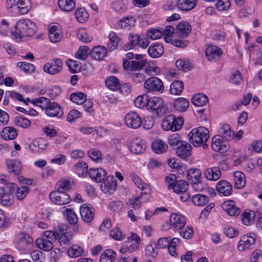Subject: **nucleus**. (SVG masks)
<instances>
[{
  "label": "nucleus",
  "instance_id": "obj_1",
  "mask_svg": "<svg viewBox=\"0 0 262 262\" xmlns=\"http://www.w3.org/2000/svg\"><path fill=\"white\" fill-rule=\"evenodd\" d=\"M188 139L194 146L199 147L203 146L204 148L208 147L206 144L209 135L208 129L203 126H200L192 129L188 134Z\"/></svg>",
  "mask_w": 262,
  "mask_h": 262
},
{
  "label": "nucleus",
  "instance_id": "obj_2",
  "mask_svg": "<svg viewBox=\"0 0 262 262\" xmlns=\"http://www.w3.org/2000/svg\"><path fill=\"white\" fill-rule=\"evenodd\" d=\"M32 21L28 19H20L14 26V29L11 31L12 38L16 41H19L25 37L32 36Z\"/></svg>",
  "mask_w": 262,
  "mask_h": 262
},
{
  "label": "nucleus",
  "instance_id": "obj_3",
  "mask_svg": "<svg viewBox=\"0 0 262 262\" xmlns=\"http://www.w3.org/2000/svg\"><path fill=\"white\" fill-rule=\"evenodd\" d=\"M147 108L155 113L158 117L164 115L168 111V107L162 98L153 97L149 98Z\"/></svg>",
  "mask_w": 262,
  "mask_h": 262
},
{
  "label": "nucleus",
  "instance_id": "obj_4",
  "mask_svg": "<svg viewBox=\"0 0 262 262\" xmlns=\"http://www.w3.org/2000/svg\"><path fill=\"white\" fill-rule=\"evenodd\" d=\"M183 124L182 117L176 118L173 115L166 116L162 121V127L165 130L175 132L180 129Z\"/></svg>",
  "mask_w": 262,
  "mask_h": 262
},
{
  "label": "nucleus",
  "instance_id": "obj_5",
  "mask_svg": "<svg viewBox=\"0 0 262 262\" xmlns=\"http://www.w3.org/2000/svg\"><path fill=\"white\" fill-rule=\"evenodd\" d=\"M128 42L124 46V49L125 50H129L137 46L145 49L149 44L148 39L144 37H141L136 34H130L128 37Z\"/></svg>",
  "mask_w": 262,
  "mask_h": 262
},
{
  "label": "nucleus",
  "instance_id": "obj_6",
  "mask_svg": "<svg viewBox=\"0 0 262 262\" xmlns=\"http://www.w3.org/2000/svg\"><path fill=\"white\" fill-rule=\"evenodd\" d=\"M49 198L52 202L59 205L67 204L71 200L70 195L67 193L57 190L51 192Z\"/></svg>",
  "mask_w": 262,
  "mask_h": 262
},
{
  "label": "nucleus",
  "instance_id": "obj_7",
  "mask_svg": "<svg viewBox=\"0 0 262 262\" xmlns=\"http://www.w3.org/2000/svg\"><path fill=\"white\" fill-rule=\"evenodd\" d=\"M33 239L27 233H20L15 238L17 248L25 251L30 250L32 246Z\"/></svg>",
  "mask_w": 262,
  "mask_h": 262
},
{
  "label": "nucleus",
  "instance_id": "obj_8",
  "mask_svg": "<svg viewBox=\"0 0 262 262\" xmlns=\"http://www.w3.org/2000/svg\"><path fill=\"white\" fill-rule=\"evenodd\" d=\"M144 86L148 92H162L164 89L163 82L156 77H151L146 80Z\"/></svg>",
  "mask_w": 262,
  "mask_h": 262
},
{
  "label": "nucleus",
  "instance_id": "obj_9",
  "mask_svg": "<svg viewBox=\"0 0 262 262\" xmlns=\"http://www.w3.org/2000/svg\"><path fill=\"white\" fill-rule=\"evenodd\" d=\"M124 121L127 126L134 129L138 128L142 124L141 117L134 111H130L126 115Z\"/></svg>",
  "mask_w": 262,
  "mask_h": 262
},
{
  "label": "nucleus",
  "instance_id": "obj_10",
  "mask_svg": "<svg viewBox=\"0 0 262 262\" xmlns=\"http://www.w3.org/2000/svg\"><path fill=\"white\" fill-rule=\"evenodd\" d=\"M62 65L63 63L61 59L55 58L44 65L43 70L51 75H55L61 71Z\"/></svg>",
  "mask_w": 262,
  "mask_h": 262
},
{
  "label": "nucleus",
  "instance_id": "obj_11",
  "mask_svg": "<svg viewBox=\"0 0 262 262\" xmlns=\"http://www.w3.org/2000/svg\"><path fill=\"white\" fill-rule=\"evenodd\" d=\"M256 235L253 233H250L243 235L237 245V248L239 251H244L249 249L250 247L255 243Z\"/></svg>",
  "mask_w": 262,
  "mask_h": 262
},
{
  "label": "nucleus",
  "instance_id": "obj_12",
  "mask_svg": "<svg viewBox=\"0 0 262 262\" xmlns=\"http://www.w3.org/2000/svg\"><path fill=\"white\" fill-rule=\"evenodd\" d=\"M46 114L50 117H61L63 112L61 106L56 102H50L46 110Z\"/></svg>",
  "mask_w": 262,
  "mask_h": 262
},
{
  "label": "nucleus",
  "instance_id": "obj_13",
  "mask_svg": "<svg viewBox=\"0 0 262 262\" xmlns=\"http://www.w3.org/2000/svg\"><path fill=\"white\" fill-rule=\"evenodd\" d=\"M89 175L93 181L100 183L104 180L106 172L102 168H92L89 169Z\"/></svg>",
  "mask_w": 262,
  "mask_h": 262
},
{
  "label": "nucleus",
  "instance_id": "obj_14",
  "mask_svg": "<svg viewBox=\"0 0 262 262\" xmlns=\"http://www.w3.org/2000/svg\"><path fill=\"white\" fill-rule=\"evenodd\" d=\"M223 139L220 136L215 135L212 138V149L221 153L225 152L228 149V147L226 143L222 141Z\"/></svg>",
  "mask_w": 262,
  "mask_h": 262
},
{
  "label": "nucleus",
  "instance_id": "obj_15",
  "mask_svg": "<svg viewBox=\"0 0 262 262\" xmlns=\"http://www.w3.org/2000/svg\"><path fill=\"white\" fill-rule=\"evenodd\" d=\"M216 189L221 195L229 196L232 192L231 184L226 180H221L216 185Z\"/></svg>",
  "mask_w": 262,
  "mask_h": 262
},
{
  "label": "nucleus",
  "instance_id": "obj_16",
  "mask_svg": "<svg viewBox=\"0 0 262 262\" xmlns=\"http://www.w3.org/2000/svg\"><path fill=\"white\" fill-rule=\"evenodd\" d=\"M191 145L185 141L177 148L176 154L180 158L185 159L191 155Z\"/></svg>",
  "mask_w": 262,
  "mask_h": 262
},
{
  "label": "nucleus",
  "instance_id": "obj_17",
  "mask_svg": "<svg viewBox=\"0 0 262 262\" xmlns=\"http://www.w3.org/2000/svg\"><path fill=\"white\" fill-rule=\"evenodd\" d=\"M170 223L176 230L181 229L185 225L186 220L180 214L172 213L170 217Z\"/></svg>",
  "mask_w": 262,
  "mask_h": 262
},
{
  "label": "nucleus",
  "instance_id": "obj_18",
  "mask_svg": "<svg viewBox=\"0 0 262 262\" xmlns=\"http://www.w3.org/2000/svg\"><path fill=\"white\" fill-rule=\"evenodd\" d=\"M204 174L207 180L216 181L220 178L221 172L219 167L215 166L206 168Z\"/></svg>",
  "mask_w": 262,
  "mask_h": 262
},
{
  "label": "nucleus",
  "instance_id": "obj_19",
  "mask_svg": "<svg viewBox=\"0 0 262 262\" xmlns=\"http://www.w3.org/2000/svg\"><path fill=\"white\" fill-rule=\"evenodd\" d=\"M130 150L135 154L143 153L146 148L145 141L139 139H135L132 141L129 146Z\"/></svg>",
  "mask_w": 262,
  "mask_h": 262
},
{
  "label": "nucleus",
  "instance_id": "obj_20",
  "mask_svg": "<svg viewBox=\"0 0 262 262\" xmlns=\"http://www.w3.org/2000/svg\"><path fill=\"white\" fill-rule=\"evenodd\" d=\"M16 15L25 14L30 10L31 3L30 0H16Z\"/></svg>",
  "mask_w": 262,
  "mask_h": 262
},
{
  "label": "nucleus",
  "instance_id": "obj_21",
  "mask_svg": "<svg viewBox=\"0 0 262 262\" xmlns=\"http://www.w3.org/2000/svg\"><path fill=\"white\" fill-rule=\"evenodd\" d=\"M1 135L5 140H12L16 138L18 135L17 131L12 126H6L1 132Z\"/></svg>",
  "mask_w": 262,
  "mask_h": 262
},
{
  "label": "nucleus",
  "instance_id": "obj_22",
  "mask_svg": "<svg viewBox=\"0 0 262 262\" xmlns=\"http://www.w3.org/2000/svg\"><path fill=\"white\" fill-rule=\"evenodd\" d=\"M107 54L106 49L103 46H97L93 48L91 53V56L92 58L101 60L106 57Z\"/></svg>",
  "mask_w": 262,
  "mask_h": 262
},
{
  "label": "nucleus",
  "instance_id": "obj_23",
  "mask_svg": "<svg viewBox=\"0 0 262 262\" xmlns=\"http://www.w3.org/2000/svg\"><path fill=\"white\" fill-rule=\"evenodd\" d=\"M224 209L230 216H236L239 214L241 210L237 207L234 201L230 200L224 203Z\"/></svg>",
  "mask_w": 262,
  "mask_h": 262
},
{
  "label": "nucleus",
  "instance_id": "obj_24",
  "mask_svg": "<svg viewBox=\"0 0 262 262\" xmlns=\"http://www.w3.org/2000/svg\"><path fill=\"white\" fill-rule=\"evenodd\" d=\"M197 0H178L177 5L179 9L183 11H189L196 6Z\"/></svg>",
  "mask_w": 262,
  "mask_h": 262
},
{
  "label": "nucleus",
  "instance_id": "obj_25",
  "mask_svg": "<svg viewBox=\"0 0 262 262\" xmlns=\"http://www.w3.org/2000/svg\"><path fill=\"white\" fill-rule=\"evenodd\" d=\"M148 53L152 58H158L164 53L162 45L160 43L152 44L148 49Z\"/></svg>",
  "mask_w": 262,
  "mask_h": 262
},
{
  "label": "nucleus",
  "instance_id": "obj_26",
  "mask_svg": "<svg viewBox=\"0 0 262 262\" xmlns=\"http://www.w3.org/2000/svg\"><path fill=\"white\" fill-rule=\"evenodd\" d=\"M219 136L225 140L230 141L234 137V132L231 130L230 127L228 124H224L219 130Z\"/></svg>",
  "mask_w": 262,
  "mask_h": 262
},
{
  "label": "nucleus",
  "instance_id": "obj_27",
  "mask_svg": "<svg viewBox=\"0 0 262 262\" xmlns=\"http://www.w3.org/2000/svg\"><path fill=\"white\" fill-rule=\"evenodd\" d=\"M49 37L51 42L55 43L60 41L62 38L60 31L58 29V26L56 25H50L49 28Z\"/></svg>",
  "mask_w": 262,
  "mask_h": 262
},
{
  "label": "nucleus",
  "instance_id": "obj_28",
  "mask_svg": "<svg viewBox=\"0 0 262 262\" xmlns=\"http://www.w3.org/2000/svg\"><path fill=\"white\" fill-rule=\"evenodd\" d=\"M151 147L155 153L162 154L166 152L168 145L162 140L157 139L152 142Z\"/></svg>",
  "mask_w": 262,
  "mask_h": 262
},
{
  "label": "nucleus",
  "instance_id": "obj_29",
  "mask_svg": "<svg viewBox=\"0 0 262 262\" xmlns=\"http://www.w3.org/2000/svg\"><path fill=\"white\" fill-rule=\"evenodd\" d=\"M79 211L83 221L90 223L92 221L94 218V213L86 204H83L81 206Z\"/></svg>",
  "mask_w": 262,
  "mask_h": 262
},
{
  "label": "nucleus",
  "instance_id": "obj_30",
  "mask_svg": "<svg viewBox=\"0 0 262 262\" xmlns=\"http://www.w3.org/2000/svg\"><path fill=\"white\" fill-rule=\"evenodd\" d=\"M6 164L10 173L14 175H18L21 169V164L20 161L15 160H7Z\"/></svg>",
  "mask_w": 262,
  "mask_h": 262
},
{
  "label": "nucleus",
  "instance_id": "obj_31",
  "mask_svg": "<svg viewBox=\"0 0 262 262\" xmlns=\"http://www.w3.org/2000/svg\"><path fill=\"white\" fill-rule=\"evenodd\" d=\"M222 52L220 48L215 46H209L205 51L206 56L209 60L215 59L221 56Z\"/></svg>",
  "mask_w": 262,
  "mask_h": 262
},
{
  "label": "nucleus",
  "instance_id": "obj_32",
  "mask_svg": "<svg viewBox=\"0 0 262 262\" xmlns=\"http://www.w3.org/2000/svg\"><path fill=\"white\" fill-rule=\"evenodd\" d=\"M103 187L104 188L103 190H105L108 192H111L116 189V183L113 176H105L104 180L103 181V183L101 185L102 188Z\"/></svg>",
  "mask_w": 262,
  "mask_h": 262
},
{
  "label": "nucleus",
  "instance_id": "obj_33",
  "mask_svg": "<svg viewBox=\"0 0 262 262\" xmlns=\"http://www.w3.org/2000/svg\"><path fill=\"white\" fill-rule=\"evenodd\" d=\"M109 42L107 45V50L112 52L115 50L118 47L120 39L116 33L111 31L108 35Z\"/></svg>",
  "mask_w": 262,
  "mask_h": 262
},
{
  "label": "nucleus",
  "instance_id": "obj_34",
  "mask_svg": "<svg viewBox=\"0 0 262 262\" xmlns=\"http://www.w3.org/2000/svg\"><path fill=\"white\" fill-rule=\"evenodd\" d=\"M189 102L187 99L180 97L176 99L174 102V107L180 112H185L189 107Z\"/></svg>",
  "mask_w": 262,
  "mask_h": 262
},
{
  "label": "nucleus",
  "instance_id": "obj_35",
  "mask_svg": "<svg viewBox=\"0 0 262 262\" xmlns=\"http://www.w3.org/2000/svg\"><path fill=\"white\" fill-rule=\"evenodd\" d=\"M148 196V195L147 193H141L140 196H133L132 199H129L127 204H129L134 208H137L142 202H145L147 200Z\"/></svg>",
  "mask_w": 262,
  "mask_h": 262
},
{
  "label": "nucleus",
  "instance_id": "obj_36",
  "mask_svg": "<svg viewBox=\"0 0 262 262\" xmlns=\"http://www.w3.org/2000/svg\"><path fill=\"white\" fill-rule=\"evenodd\" d=\"M234 186L237 189H242L246 184V179L243 173L236 171L234 174Z\"/></svg>",
  "mask_w": 262,
  "mask_h": 262
},
{
  "label": "nucleus",
  "instance_id": "obj_37",
  "mask_svg": "<svg viewBox=\"0 0 262 262\" xmlns=\"http://www.w3.org/2000/svg\"><path fill=\"white\" fill-rule=\"evenodd\" d=\"M58 5L62 11L70 12L75 8V3L73 0H58Z\"/></svg>",
  "mask_w": 262,
  "mask_h": 262
},
{
  "label": "nucleus",
  "instance_id": "obj_38",
  "mask_svg": "<svg viewBox=\"0 0 262 262\" xmlns=\"http://www.w3.org/2000/svg\"><path fill=\"white\" fill-rule=\"evenodd\" d=\"M35 243L39 249L44 251H50L53 247L52 243L47 238H38L36 239Z\"/></svg>",
  "mask_w": 262,
  "mask_h": 262
},
{
  "label": "nucleus",
  "instance_id": "obj_39",
  "mask_svg": "<svg viewBox=\"0 0 262 262\" xmlns=\"http://www.w3.org/2000/svg\"><path fill=\"white\" fill-rule=\"evenodd\" d=\"M208 102V97L201 93L195 94L191 98V102L197 106H202L205 105Z\"/></svg>",
  "mask_w": 262,
  "mask_h": 262
},
{
  "label": "nucleus",
  "instance_id": "obj_40",
  "mask_svg": "<svg viewBox=\"0 0 262 262\" xmlns=\"http://www.w3.org/2000/svg\"><path fill=\"white\" fill-rule=\"evenodd\" d=\"M63 214L70 224L75 225L78 223V217L76 213L72 209L67 208L63 211Z\"/></svg>",
  "mask_w": 262,
  "mask_h": 262
},
{
  "label": "nucleus",
  "instance_id": "obj_41",
  "mask_svg": "<svg viewBox=\"0 0 262 262\" xmlns=\"http://www.w3.org/2000/svg\"><path fill=\"white\" fill-rule=\"evenodd\" d=\"M184 141H182L179 134L175 133L168 137V142L169 145L174 149L178 148Z\"/></svg>",
  "mask_w": 262,
  "mask_h": 262
},
{
  "label": "nucleus",
  "instance_id": "obj_42",
  "mask_svg": "<svg viewBox=\"0 0 262 262\" xmlns=\"http://www.w3.org/2000/svg\"><path fill=\"white\" fill-rule=\"evenodd\" d=\"M191 201L194 205L199 206H203L208 203L209 198L205 195L197 194L192 196Z\"/></svg>",
  "mask_w": 262,
  "mask_h": 262
},
{
  "label": "nucleus",
  "instance_id": "obj_43",
  "mask_svg": "<svg viewBox=\"0 0 262 262\" xmlns=\"http://www.w3.org/2000/svg\"><path fill=\"white\" fill-rule=\"evenodd\" d=\"M106 86L110 90L116 91L119 89L120 82L119 79L115 76L107 77L105 81Z\"/></svg>",
  "mask_w": 262,
  "mask_h": 262
},
{
  "label": "nucleus",
  "instance_id": "obj_44",
  "mask_svg": "<svg viewBox=\"0 0 262 262\" xmlns=\"http://www.w3.org/2000/svg\"><path fill=\"white\" fill-rule=\"evenodd\" d=\"M135 19L133 17L127 16L122 18L118 21V25L122 28L129 29L132 26H134Z\"/></svg>",
  "mask_w": 262,
  "mask_h": 262
},
{
  "label": "nucleus",
  "instance_id": "obj_45",
  "mask_svg": "<svg viewBox=\"0 0 262 262\" xmlns=\"http://www.w3.org/2000/svg\"><path fill=\"white\" fill-rule=\"evenodd\" d=\"M184 89L183 83L180 80H175L170 85V93L174 95H180Z\"/></svg>",
  "mask_w": 262,
  "mask_h": 262
},
{
  "label": "nucleus",
  "instance_id": "obj_46",
  "mask_svg": "<svg viewBox=\"0 0 262 262\" xmlns=\"http://www.w3.org/2000/svg\"><path fill=\"white\" fill-rule=\"evenodd\" d=\"M86 99V95L81 92H77L71 94L70 100L77 104L81 105Z\"/></svg>",
  "mask_w": 262,
  "mask_h": 262
},
{
  "label": "nucleus",
  "instance_id": "obj_47",
  "mask_svg": "<svg viewBox=\"0 0 262 262\" xmlns=\"http://www.w3.org/2000/svg\"><path fill=\"white\" fill-rule=\"evenodd\" d=\"M115 253L111 249L106 250L101 255L100 262H112L115 258Z\"/></svg>",
  "mask_w": 262,
  "mask_h": 262
},
{
  "label": "nucleus",
  "instance_id": "obj_48",
  "mask_svg": "<svg viewBox=\"0 0 262 262\" xmlns=\"http://www.w3.org/2000/svg\"><path fill=\"white\" fill-rule=\"evenodd\" d=\"M57 235V238H58L59 242L61 245H68L73 238L72 234L68 232L62 233L60 231V233H58Z\"/></svg>",
  "mask_w": 262,
  "mask_h": 262
},
{
  "label": "nucleus",
  "instance_id": "obj_49",
  "mask_svg": "<svg viewBox=\"0 0 262 262\" xmlns=\"http://www.w3.org/2000/svg\"><path fill=\"white\" fill-rule=\"evenodd\" d=\"M50 102V100L44 97L34 99V105L37 107L41 108L42 112H43V110H46Z\"/></svg>",
  "mask_w": 262,
  "mask_h": 262
},
{
  "label": "nucleus",
  "instance_id": "obj_50",
  "mask_svg": "<svg viewBox=\"0 0 262 262\" xmlns=\"http://www.w3.org/2000/svg\"><path fill=\"white\" fill-rule=\"evenodd\" d=\"M201 173L200 170L198 168H190L187 172V180L190 181L194 178L193 182L199 181L201 176Z\"/></svg>",
  "mask_w": 262,
  "mask_h": 262
},
{
  "label": "nucleus",
  "instance_id": "obj_51",
  "mask_svg": "<svg viewBox=\"0 0 262 262\" xmlns=\"http://www.w3.org/2000/svg\"><path fill=\"white\" fill-rule=\"evenodd\" d=\"M254 215L253 211H244L241 215L243 224L246 226L251 225L253 222Z\"/></svg>",
  "mask_w": 262,
  "mask_h": 262
},
{
  "label": "nucleus",
  "instance_id": "obj_52",
  "mask_svg": "<svg viewBox=\"0 0 262 262\" xmlns=\"http://www.w3.org/2000/svg\"><path fill=\"white\" fill-rule=\"evenodd\" d=\"M75 16L77 21L82 23L88 18L89 14L84 8H80L76 10Z\"/></svg>",
  "mask_w": 262,
  "mask_h": 262
},
{
  "label": "nucleus",
  "instance_id": "obj_53",
  "mask_svg": "<svg viewBox=\"0 0 262 262\" xmlns=\"http://www.w3.org/2000/svg\"><path fill=\"white\" fill-rule=\"evenodd\" d=\"M188 185L187 182L185 180H178L173 187V191L176 193H181L185 190H187Z\"/></svg>",
  "mask_w": 262,
  "mask_h": 262
},
{
  "label": "nucleus",
  "instance_id": "obj_54",
  "mask_svg": "<svg viewBox=\"0 0 262 262\" xmlns=\"http://www.w3.org/2000/svg\"><path fill=\"white\" fill-rule=\"evenodd\" d=\"M176 66L180 70L183 71H188L190 70L191 64L187 59H180L176 61Z\"/></svg>",
  "mask_w": 262,
  "mask_h": 262
},
{
  "label": "nucleus",
  "instance_id": "obj_55",
  "mask_svg": "<svg viewBox=\"0 0 262 262\" xmlns=\"http://www.w3.org/2000/svg\"><path fill=\"white\" fill-rule=\"evenodd\" d=\"M83 249L78 245H73L67 250L68 255L71 257H77L81 255Z\"/></svg>",
  "mask_w": 262,
  "mask_h": 262
},
{
  "label": "nucleus",
  "instance_id": "obj_56",
  "mask_svg": "<svg viewBox=\"0 0 262 262\" xmlns=\"http://www.w3.org/2000/svg\"><path fill=\"white\" fill-rule=\"evenodd\" d=\"M177 29L181 34L187 36L190 32L191 26L187 22H182L178 25Z\"/></svg>",
  "mask_w": 262,
  "mask_h": 262
},
{
  "label": "nucleus",
  "instance_id": "obj_57",
  "mask_svg": "<svg viewBox=\"0 0 262 262\" xmlns=\"http://www.w3.org/2000/svg\"><path fill=\"white\" fill-rule=\"evenodd\" d=\"M14 123L17 126L27 128L31 125V122L27 118L23 117H16L14 119Z\"/></svg>",
  "mask_w": 262,
  "mask_h": 262
},
{
  "label": "nucleus",
  "instance_id": "obj_58",
  "mask_svg": "<svg viewBox=\"0 0 262 262\" xmlns=\"http://www.w3.org/2000/svg\"><path fill=\"white\" fill-rule=\"evenodd\" d=\"M1 203L5 206H9L13 204V200L12 194L5 192L1 196Z\"/></svg>",
  "mask_w": 262,
  "mask_h": 262
},
{
  "label": "nucleus",
  "instance_id": "obj_59",
  "mask_svg": "<svg viewBox=\"0 0 262 262\" xmlns=\"http://www.w3.org/2000/svg\"><path fill=\"white\" fill-rule=\"evenodd\" d=\"M145 254L152 258H155L158 253V247L156 244L148 245L145 249Z\"/></svg>",
  "mask_w": 262,
  "mask_h": 262
},
{
  "label": "nucleus",
  "instance_id": "obj_60",
  "mask_svg": "<svg viewBox=\"0 0 262 262\" xmlns=\"http://www.w3.org/2000/svg\"><path fill=\"white\" fill-rule=\"evenodd\" d=\"M88 155L91 159L95 162H99L101 160V153L97 149H90L88 151Z\"/></svg>",
  "mask_w": 262,
  "mask_h": 262
},
{
  "label": "nucleus",
  "instance_id": "obj_61",
  "mask_svg": "<svg viewBox=\"0 0 262 262\" xmlns=\"http://www.w3.org/2000/svg\"><path fill=\"white\" fill-rule=\"evenodd\" d=\"M89 50L86 46H81L75 54V57L80 60H84L89 54Z\"/></svg>",
  "mask_w": 262,
  "mask_h": 262
},
{
  "label": "nucleus",
  "instance_id": "obj_62",
  "mask_svg": "<svg viewBox=\"0 0 262 262\" xmlns=\"http://www.w3.org/2000/svg\"><path fill=\"white\" fill-rule=\"evenodd\" d=\"M71 182L68 180L59 181L56 185V189L57 190L67 191L71 189Z\"/></svg>",
  "mask_w": 262,
  "mask_h": 262
},
{
  "label": "nucleus",
  "instance_id": "obj_63",
  "mask_svg": "<svg viewBox=\"0 0 262 262\" xmlns=\"http://www.w3.org/2000/svg\"><path fill=\"white\" fill-rule=\"evenodd\" d=\"M163 35L162 31L159 29H152L147 32V36L152 40L160 38Z\"/></svg>",
  "mask_w": 262,
  "mask_h": 262
},
{
  "label": "nucleus",
  "instance_id": "obj_64",
  "mask_svg": "<svg viewBox=\"0 0 262 262\" xmlns=\"http://www.w3.org/2000/svg\"><path fill=\"white\" fill-rule=\"evenodd\" d=\"M77 35L79 39L83 42H90L92 39V37L89 36L84 29L78 30Z\"/></svg>",
  "mask_w": 262,
  "mask_h": 262
}]
</instances>
